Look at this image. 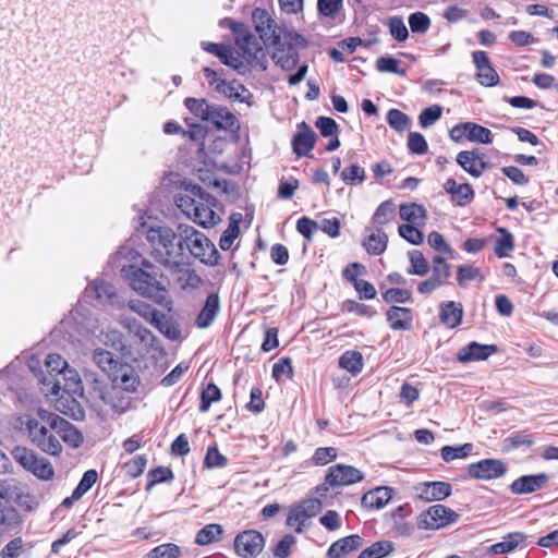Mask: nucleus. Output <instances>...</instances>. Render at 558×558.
Returning <instances> with one entry per match:
<instances>
[{
  "label": "nucleus",
  "mask_w": 558,
  "mask_h": 558,
  "mask_svg": "<svg viewBox=\"0 0 558 558\" xmlns=\"http://www.w3.org/2000/svg\"><path fill=\"white\" fill-rule=\"evenodd\" d=\"M13 426L49 456H60L62 441L72 448H78L84 441L82 433L72 423L44 409L16 417Z\"/></svg>",
  "instance_id": "nucleus-1"
},
{
  "label": "nucleus",
  "mask_w": 558,
  "mask_h": 558,
  "mask_svg": "<svg viewBox=\"0 0 558 558\" xmlns=\"http://www.w3.org/2000/svg\"><path fill=\"white\" fill-rule=\"evenodd\" d=\"M264 547V536L255 530L243 531L234 538V550L241 558H255Z\"/></svg>",
  "instance_id": "nucleus-9"
},
{
  "label": "nucleus",
  "mask_w": 558,
  "mask_h": 558,
  "mask_svg": "<svg viewBox=\"0 0 558 558\" xmlns=\"http://www.w3.org/2000/svg\"><path fill=\"white\" fill-rule=\"evenodd\" d=\"M427 242L432 248L441 254H447L449 257H453L454 250L445 241L442 234L437 231H433L428 234Z\"/></svg>",
  "instance_id": "nucleus-56"
},
{
  "label": "nucleus",
  "mask_w": 558,
  "mask_h": 558,
  "mask_svg": "<svg viewBox=\"0 0 558 558\" xmlns=\"http://www.w3.org/2000/svg\"><path fill=\"white\" fill-rule=\"evenodd\" d=\"M146 239L154 259L169 269L179 268L182 264L183 248L180 243L179 230L166 226L150 227Z\"/></svg>",
  "instance_id": "nucleus-3"
},
{
  "label": "nucleus",
  "mask_w": 558,
  "mask_h": 558,
  "mask_svg": "<svg viewBox=\"0 0 558 558\" xmlns=\"http://www.w3.org/2000/svg\"><path fill=\"white\" fill-rule=\"evenodd\" d=\"M128 307L157 329L162 330V322L166 319V316L153 305L136 299L130 300Z\"/></svg>",
  "instance_id": "nucleus-17"
},
{
  "label": "nucleus",
  "mask_w": 558,
  "mask_h": 558,
  "mask_svg": "<svg viewBox=\"0 0 558 558\" xmlns=\"http://www.w3.org/2000/svg\"><path fill=\"white\" fill-rule=\"evenodd\" d=\"M452 493L451 484L447 482H422L413 487V497L424 502L440 501Z\"/></svg>",
  "instance_id": "nucleus-10"
},
{
  "label": "nucleus",
  "mask_w": 558,
  "mask_h": 558,
  "mask_svg": "<svg viewBox=\"0 0 558 558\" xmlns=\"http://www.w3.org/2000/svg\"><path fill=\"white\" fill-rule=\"evenodd\" d=\"M387 123L397 132H404L410 129V118L399 109H390L387 112Z\"/></svg>",
  "instance_id": "nucleus-47"
},
{
  "label": "nucleus",
  "mask_w": 558,
  "mask_h": 558,
  "mask_svg": "<svg viewBox=\"0 0 558 558\" xmlns=\"http://www.w3.org/2000/svg\"><path fill=\"white\" fill-rule=\"evenodd\" d=\"M11 456L12 459L27 472L29 468H32L33 462H41V459L44 458L33 449L24 446H15L11 450Z\"/></svg>",
  "instance_id": "nucleus-34"
},
{
  "label": "nucleus",
  "mask_w": 558,
  "mask_h": 558,
  "mask_svg": "<svg viewBox=\"0 0 558 558\" xmlns=\"http://www.w3.org/2000/svg\"><path fill=\"white\" fill-rule=\"evenodd\" d=\"M463 307L454 301H447L440 304V322L449 328H454L461 324Z\"/></svg>",
  "instance_id": "nucleus-30"
},
{
  "label": "nucleus",
  "mask_w": 558,
  "mask_h": 558,
  "mask_svg": "<svg viewBox=\"0 0 558 558\" xmlns=\"http://www.w3.org/2000/svg\"><path fill=\"white\" fill-rule=\"evenodd\" d=\"M363 544L360 535H349L332 543L328 548L327 556L329 558H343L350 553L359 549Z\"/></svg>",
  "instance_id": "nucleus-26"
},
{
  "label": "nucleus",
  "mask_w": 558,
  "mask_h": 558,
  "mask_svg": "<svg viewBox=\"0 0 558 558\" xmlns=\"http://www.w3.org/2000/svg\"><path fill=\"white\" fill-rule=\"evenodd\" d=\"M450 276V265L442 256L436 255L432 259V275L417 284V291L424 295L432 294L435 290L445 286Z\"/></svg>",
  "instance_id": "nucleus-8"
},
{
  "label": "nucleus",
  "mask_w": 558,
  "mask_h": 558,
  "mask_svg": "<svg viewBox=\"0 0 558 558\" xmlns=\"http://www.w3.org/2000/svg\"><path fill=\"white\" fill-rule=\"evenodd\" d=\"M442 108L439 105H433L424 109L418 116V122L422 128H428L440 119Z\"/></svg>",
  "instance_id": "nucleus-62"
},
{
  "label": "nucleus",
  "mask_w": 558,
  "mask_h": 558,
  "mask_svg": "<svg viewBox=\"0 0 558 558\" xmlns=\"http://www.w3.org/2000/svg\"><path fill=\"white\" fill-rule=\"evenodd\" d=\"M181 549L172 543L161 544L153 548L143 558H179Z\"/></svg>",
  "instance_id": "nucleus-52"
},
{
  "label": "nucleus",
  "mask_w": 558,
  "mask_h": 558,
  "mask_svg": "<svg viewBox=\"0 0 558 558\" xmlns=\"http://www.w3.org/2000/svg\"><path fill=\"white\" fill-rule=\"evenodd\" d=\"M458 165L474 178H478L486 169L476 150H462L457 155Z\"/></svg>",
  "instance_id": "nucleus-24"
},
{
  "label": "nucleus",
  "mask_w": 558,
  "mask_h": 558,
  "mask_svg": "<svg viewBox=\"0 0 558 558\" xmlns=\"http://www.w3.org/2000/svg\"><path fill=\"white\" fill-rule=\"evenodd\" d=\"M393 489L388 486H378L365 493L362 497V506L369 510L383 509L392 498Z\"/></svg>",
  "instance_id": "nucleus-22"
},
{
  "label": "nucleus",
  "mask_w": 558,
  "mask_h": 558,
  "mask_svg": "<svg viewBox=\"0 0 558 558\" xmlns=\"http://www.w3.org/2000/svg\"><path fill=\"white\" fill-rule=\"evenodd\" d=\"M363 480V473L351 465L337 464L330 466L326 474V483L333 486H348Z\"/></svg>",
  "instance_id": "nucleus-14"
},
{
  "label": "nucleus",
  "mask_w": 558,
  "mask_h": 558,
  "mask_svg": "<svg viewBox=\"0 0 558 558\" xmlns=\"http://www.w3.org/2000/svg\"><path fill=\"white\" fill-rule=\"evenodd\" d=\"M386 316L393 330H410L412 327V311L410 308L391 306Z\"/></svg>",
  "instance_id": "nucleus-29"
},
{
  "label": "nucleus",
  "mask_w": 558,
  "mask_h": 558,
  "mask_svg": "<svg viewBox=\"0 0 558 558\" xmlns=\"http://www.w3.org/2000/svg\"><path fill=\"white\" fill-rule=\"evenodd\" d=\"M418 226L407 223L398 229L399 235L413 245L423 243L424 234L417 229Z\"/></svg>",
  "instance_id": "nucleus-55"
},
{
  "label": "nucleus",
  "mask_w": 558,
  "mask_h": 558,
  "mask_svg": "<svg viewBox=\"0 0 558 558\" xmlns=\"http://www.w3.org/2000/svg\"><path fill=\"white\" fill-rule=\"evenodd\" d=\"M208 122H211L217 129L234 131L239 128L236 117L226 107L214 105Z\"/></svg>",
  "instance_id": "nucleus-28"
},
{
  "label": "nucleus",
  "mask_w": 558,
  "mask_h": 558,
  "mask_svg": "<svg viewBox=\"0 0 558 558\" xmlns=\"http://www.w3.org/2000/svg\"><path fill=\"white\" fill-rule=\"evenodd\" d=\"M393 549L388 541L377 542L361 551L357 558H383Z\"/></svg>",
  "instance_id": "nucleus-53"
},
{
  "label": "nucleus",
  "mask_w": 558,
  "mask_h": 558,
  "mask_svg": "<svg viewBox=\"0 0 558 558\" xmlns=\"http://www.w3.org/2000/svg\"><path fill=\"white\" fill-rule=\"evenodd\" d=\"M221 398L220 389L215 384H208L202 392V401L199 405L201 412H207L213 402L219 401Z\"/></svg>",
  "instance_id": "nucleus-58"
},
{
  "label": "nucleus",
  "mask_w": 558,
  "mask_h": 558,
  "mask_svg": "<svg viewBox=\"0 0 558 558\" xmlns=\"http://www.w3.org/2000/svg\"><path fill=\"white\" fill-rule=\"evenodd\" d=\"M409 25L413 33L424 34L430 26V19L423 12H414L409 16Z\"/></svg>",
  "instance_id": "nucleus-61"
},
{
  "label": "nucleus",
  "mask_w": 558,
  "mask_h": 558,
  "mask_svg": "<svg viewBox=\"0 0 558 558\" xmlns=\"http://www.w3.org/2000/svg\"><path fill=\"white\" fill-rule=\"evenodd\" d=\"M365 232L367 235L363 241V246L367 253L373 255H380L387 248L388 236L381 229L374 227H366Z\"/></svg>",
  "instance_id": "nucleus-25"
},
{
  "label": "nucleus",
  "mask_w": 558,
  "mask_h": 558,
  "mask_svg": "<svg viewBox=\"0 0 558 558\" xmlns=\"http://www.w3.org/2000/svg\"><path fill=\"white\" fill-rule=\"evenodd\" d=\"M341 179L350 185L361 184L365 180V171L357 165L347 167L341 172Z\"/></svg>",
  "instance_id": "nucleus-59"
},
{
  "label": "nucleus",
  "mask_w": 558,
  "mask_h": 558,
  "mask_svg": "<svg viewBox=\"0 0 558 558\" xmlns=\"http://www.w3.org/2000/svg\"><path fill=\"white\" fill-rule=\"evenodd\" d=\"M146 464H147L146 457L143 454H138V456H135L130 461H128L123 468L125 470V473L129 476H131L132 478H135L144 472Z\"/></svg>",
  "instance_id": "nucleus-63"
},
{
  "label": "nucleus",
  "mask_w": 558,
  "mask_h": 558,
  "mask_svg": "<svg viewBox=\"0 0 558 558\" xmlns=\"http://www.w3.org/2000/svg\"><path fill=\"white\" fill-rule=\"evenodd\" d=\"M216 205V197H206L205 201H199L198 208L191 219L204 228L214 227L220 220V217L214 210Z\"/></svg>",
  "instance_id": "nucleus-16"
},
{
  "label": "nucleus",
  "mask_w": 558,
  "mask_h": 558,
  "mask_svg": "<svg viewBox=\"0 0 558 558\" xmlns=\"http://www.w3.org/2000/svg\"><path fill=\"white\" fill-rule=\"evenodd\" d=\"M11 456L12 459L27 472L29 468H32L33 462H41V459L44 458L33 449L24 446H15L11 450Z\"/></svg>",
  "instance_id": "nucleus-33"
},
{
  "label": "nucleus",
  "mask_w": 558,
  "mask_h": 558,
  "mask_svg": "<svg viewBox=\"0 0 558 558\" xmlns=\"http://www.w3.org/2000/svg\"><path fill=\"white\" fill-rule=\"evenodd\" d=\"M93 292L95 298L104 303L110 304L118 308L124 307V302L117 295L116 288L106 281H94L90 289H86V293Z\"/></svg>",
  "instance_id": "nucleus-21"
},
{
  "label": "nucleus",
  "mask_w": 558,
  "mask_h": 558,
  "mask_svg": "<svg viewBox=\"0 0 558 558\" xmlns=\"http://www.w3.org/2000/svg\"><path fill=\"white\" fill-rule=\"evenodd\" d=\"M93 361L109 375L113 374L119 365V361L114 359L113 354L104 349H96L94 351Z\"/></svg>",
  "instance_id": "nucleus-41"
},
{
  "label": "nucleus",
  "mask_w": 558,
  "mask_h": 558,
  "mask_svg": "<svg viewBox=\"0 0 558 558\" xmlns=\"http://www.w3.org/2000/svg\"><path fill=\"white\" fill-rule=\"evenodd\" d=\"M337 458V451L332 447L317 448L312 457V462L315 465H326Z\"/></svg>",
  "instance_id": "nucleus-64"
},
{
  "label": "nucleus",
  "mask_w": 558,
  "mask_h": 558,
  "mask_svg": "<svg viewBox=\"0 0 558 558\" xmlns=\"http://www.w3.org/2000/svg\"><path fill=\"white\" fill-rule=\"evenodd\" d=\"M84 381L87 386L88 393L95 401H101L104 404L116 408L112 400V392L104 383L102 379L98 378L95 374H85Z\"/></svg>",
  "instance_id": "nucleus-20"
},
{
  "label": "nucleus",
  "mask_w": 558,
  "mask_h": 558,
  "mask_svg": "<svg viewBox=\"0 0 558 558\" xmlns=\"http://www.w3.org/2000/svg\"><path fill=\"white\" fill-rule=\"evenodd\" d=\"M497 351L498 348L496 344H481L472 341L459 351L458 360L462 363L484 361Z\"/></svg>",
  "instance_id": "nucleus-19"
},
{
  "label": "nucleus",
  "mask_w": 558,
  "mask_h": 558,
  "mask_svg": "<svg viewBox=\"0 0 558 558\" xmlns=\"http://www.w3.org/2000/svg\"><path fill=\"white\" fill-rule=\"evenodd\" d=\"M112 375V381L116 387H119L125 391H135L138 379L133 369L121 366L118 371V374L113 373Z\"/></svg>",
  "instance_id": "nucleus-36"
},
{
  "label": "nucleus",
  "mask_w": 558,
  "mask_h": 558,
  "mask_svg": "<svg viewBox=\"0 0 558 558\" xmlns=\"http://www.w3.org/2000/svg\"><path fill=\"white\" fill-rule=\"evenodd\" d=\"M252 20L256 32L265 44L276 45L279 43L280 35L277 34L276 23L266 10L256 8L252 13Z\"/></svg>",
  "instance_id": "nucleus-12"
},
{
  "label": "nucleus",
  "mask_w": 558,
  "mask_h": 558,
  "mask_svg": "<svg viewBox=\"0 0 558 558\" xmlns=\"http://www.w3.org/2000/svg\"><path fill=\"white\" fill-rule=\"evenodd\" d=\"M220 311V300L217 293H210L198 313L195 325L199 329L208 328L216 319Z\"/></svg>",
  "instance_id": "nucleus-23"
},
{
  "label": "nucleus",
  "mask_w": 558,
  "mask_h": 558,
  "mask_svg": "<svg viewBox=\"0 0 558 558\" xmlns=\"http://www.w3.org/2000/svg\"><path fill=\"white\" fill-rule=\"evenodd\" d=\"M299 126L303 128V131L298 132L293 136V151L298 156H308L311 150L314 148L316 142V134L310 126L305 124V122H302Z\"/></svg>",
  "instance_id": "nucleus-27"
},
{
  "label": "nucleus",
  "mask_w": 558,
  "mask_h": 558,
  "mask_svg": "<svg viewBox=\"0 0 558 558\" xmlns=\"http://www.w3.org/2000/svg\"><path fill=\"white\" fill-rule=\"evenodd\" d=\"M507 464L499 459H483L469 465V475L476 480L489 481L502 476Z\"/></svg>",
  "instance_id": "nucleus-11"
},
{
  "label": "nucleus",
  "mask_w": 558,
  "mask_h": 558,
  "mask_svg": "<svg viewBox=\"0 0 558 558\" xmlns=\"http://www.w3.org/2000/svg\"><path fill=\"white\" fill-rule=\"evenodd\" d=\"M182 248L189 250L191 255L207 266H216L220 254L215 244L201 231L185 223L178 226Z\"/></svg>",
  "instance_id": "nucleus-4"
},
{
  "label": "nucleus",
  "mask_w": 558,
  "mask_h": 558,
  "mask_svg": "<svg viewBox=\"0 0 558 558\" xmlns=\"http://www.w3.org/2000/svg\"><path fill=\"white\" fill-rule=\"evenodd\" d=\"M472 57L476 66L477 82L486 87L497 85L499 82V75L492 66L487 53L485 51H474Z\"/></svg>",
  "instance_id": "nucleus-15"
},
{
  "label": "nucleus",
  "mask_w": 558,
  "mask_h": 558,
  "mask_svg": "<svg viewBox=\"0 0 558 558\" xmlns=\"http://www.w3.org/2000/svg\"><path fill=\"white\" fill-rule=\"evenodd\" d=\"M363 365V355L359 351H345L339 359V366L353 376L362 372Z\"/></svg>",
  "instance_id": "nucleus-38"
},
{
  "label": "nucleus",
  "mask_w": 558,
  "mask_h": 558,
  "mask_svg": "<svg viewBox=\"0 0 558 558\" xmlns=\"http://www.w3.org/2000/svg\"><path fill=\"white\" fill-rule=\"evenodd\" d=\"M137 258H141V256L135 250L122 246L114 256H112L111 262L117 265V267L121 268L123 278L135 292L170 311L172 301L165 282L163 274L159 268L147 259H142V267L123 263V260L132 262Z\"/></svg>",
  "instance_id": "nucleus-2"
},
{
  "label": "nucleus",
  "mask_w": 558,
  "mask_h": 558,
  "mask_svg": "<svg viewBox=\"0 0 558 558\" xmlns=\"http://www.w3.org/2000/svg\"><path fill=\"white\" fill-rule=\"evenodd\" d=\"M243 54L241 56L238 51L228 46L220 60L223 64L234 69L240 74H245L248 72V65L243 61Z\"/></svg>",
  "instance_id": "nucleus-44"
},
{
  "label": "nucleus",
  "mask_w": 558,
  "mask_h": 558,
  "mask_svg": "<svg viewBox=\"0 0 558 558\" xmlns=\"http://www.w3.org/2000/svg\"><path fill=\"white\" fill-rule=\"evenodd\" d=\"M396 218V205L392 201L388 199L383 202L375 210L371 227L384 230V227L395 220Z\"/></svg>",
  "instance_id": "nucleus-32"
},
{
  "label": "nucleus",
  "mask_w": 558,
  "mask_h": 558,
  "mask_svg": "<svg viewBox=\"0 0 558 558\" xmlns=\"http://www.w3.org/2000/svg\"><path fill=\"white\" fill-rule=\"evenodd\" d=\"M501 236L496 240L494 252L502 258L508 256L514 248L513 235L505 229H500Z\"/></svg>",
  "instance_id": "nucleus-49"
},
{
  "label": "nucleus",
  "mask_w": 558,
  "mask_h": 558,
  "mask_svg": "<svg viewBox=\"0 0 558 558\" xmlns=\"http://www.w3.org/2000/svg\"><path fill=\"white\" fill-rule=\"evenodd\" d=\"M526 536L521 532H513L506 535L501 542H498L490 546L489 553L494 555L507 554L514 550Z\"/></svg>",
  "instance_id": "nucleus-35"
},
{
  "label": "nucleus",
  "mask_w": 558,
  "mask_h": 558,
  "mask_svg": "<svg viewBox=\"0 0 558 558\" xmlns=\"http://www.w3.org/2000/svg\"><path fill=\"white\" fill-rule=\"evenodd\" d=\"M19 522V515L13 507H8L0 501V531H7Z\"/></svg>",
  "instance_id": "nucleus-57"
},
{
  "label": "nucleus",
  "mask_w": 558,
  "mask_h": 558,
  "mask_svg": "<svg viewBox=\"0 0 558 558\" xmlns=\"http://www.w3.org/2000/svg\"><path fill=\"white\" fill-rule=\"evenodd\" d=\"M468 140L474 143L489 144L492 143V132L489 129L477 123L466 122Z\"/></svg>",
  "instance_id": "nucleus-46"
},
{
  "label": "nucleus",
  "mask_w": 558,
  "mask_h": 558,
  "mask_svg": "<svg viewBox=\"0 0 558 558\" xmlns=\"http://www.w3.org/2000/svg\"><path fill=\"white\" fill-rule=\"evenodd\" d=\"M184 106L193 113L196 118L207 121L209 119L213 104L204 98L187 97L184 99Z\"/></svg>",
  "instance_id": "nucleus-39"
},
{
  "label": "nucleus",
  "mask_w": 558,
  "mask_h": 558,
  "mask_svg": "<svg viewBox=\"0 0 558 558\" xmlns=\"http://www.w3.org/2000/svg\"><path fill=\"white\" fill-rule=\"evenodd\" d=\"M535 442L532 434L526 430L514 432L506 437L502 441L504 449L507 451L514 450L521 447H531Z\"/></svg>",
  "instance_id": "nucleus-40"
},
{
  "label": "nucleus",
  "mask_w": 558,
  "mask_h": 558,
  "mask_svg": "<svg viewBox=\"0 0 558 558\" xmlns=\"http://www.w3.org/2000/svg\"><path fill=\"white\" fill-rule=\"evenodd\" d=\"M46 367L49 376L46 377L49 380H54V378L60 377L68 367V362L59 354H49L46 357Z\"/></svg>",
  "instance_id": "nucleus-45"
},
{
  "label": "nucleus",
  "mask_w": 558,
  "mask_h": 558,
  "mask_svg": "<svg viewBox=\"0 0 558 558\" xmlns=\"http://www.w3.org/2000/svg\"><path fill=\"white\" fill-rule=\"evenodd\" d=\"M28 472L43 481H50L54 476V469L51 462L46 458H43L41 462H33V465L29 468Z\"/></svg>",
  "instance_id": "nucleus-54"
},
{
  "label": "nucleus",
  "mask_w": 558,
  "mask_h": 558,
  "mask_svg": "<svg viewBox=\"0 0 558 558\" xmlns=\"http://www.w3.org/2000/svg\"><path fill=\"white\" fill-rule=\"evenodd\" d=\"M323 508L319 498H307L291 506L287 518V525L296 533H302L310 519L314 518Z\"/></svg>",
  "instance_id": "nucleus-7"
},
{
  "label": "nucleus",
  "mask_w": 558,
  "mask_h": 558,
  "mask_svg": "<svg viewBox=\"0 0 558 558\" xmlns=\"http://www.w3.org/2000/svg\"><path fill=\"white\" fill-rule=\"evenodd\" d=\"M483 280L484 277L481 274L480 268L472 265H460L457 269V281L459 286L465 287L470 281Z\"/></svg>",
  "instance_id": "nucleus-51"
},
{
  "label": "nucleus",
  "mask_w": 558,
  "mask_h": 558,
  "mask_svg": "<svg viewBox=\"0 0 558 558\" xmlns=\"http://www.w3.org/2000/svg\"><path fill=\"white\" fill-rule=\"evenodd\" d=\"M399 214L401 219L415 226H424L427 218V213L424 206L416 203L401 204L399 207Z\"/></svg>",
  "instance_id": "nucleus-31"
},
{
  "label": "nucleus",
  "mask_w": 558,
  "mask_h": 558,
  "mask_svg": "<svg viewBox=\"0 0 558 558\" xmlns=\"http://www.w3.org/2000/svg\"><path fill=\"white\" fill-rule=\"evenodd\" d=\"M549 476L546 473L536 475H523L512 482L510 489L513 494H531L542 489L548 482Z\"/></svg>",
  "instance_id": "nucleus-18"
},
{
  "label": "nucleus",
  "mask_w": 558,
  "mask_h": 558,
  "mask_svg": "<svg viewBox=\"0 0 558 558\" xmlns=\"http://www.w3.org/2000/svg\"><path fill=\"white\" fill-rule=\"evenodd\" d=\"M410 267L408 269L409 275L425 276L429 270V264L423 253L417 250L409 252Z\"/></svg>",
  "instance_id": "nucleus-42"
},
{
  "label": "nucleus",
  "mask_w": 558,
  "mask_h": 558,
  "mask_svg": "<svg viewBox=\"0 0 558 558\" xmlns=\"http://www.w3.org/2000/svg\"><path fill=\"white\" fill-rule=\"evenodd\" d=\"M43 383L45 385H51V393L56 396L60 395L61 392L69 395L77 393L84 389L77 372L70 367L60 374V377L54 378V380L48 381L47 378H44Z\"/></svg>",
  "instance_id": "nucleus-13"
},
{
  "label": "nucleus",
  "mask_w": 558,
  "mask_h": 558,
  "mask_svg": "<svg viewBox=\"0 0 558 558\" xmlns=\"http://www.w3.org/2000/svg\"><path fill=\"white\" fill-rule=\"evenodd\" d=\"M460 515L444 505L430 506L417 517V526L423 530H438L452 524Z\"/></svg>",
  "instance_id": "nucleus-6"
},
{
  "label": "nucleus",
  "mask_w": 558,
  "mask_h": 558,
  "mask_svg": "<svg viewBox=\"0 0 558 558\" xmlns=\"http://www.w3.org/2000/svg\"><path fill=\"white\" fill-rule=\"evenodd\" d=\"M217 92L230 99L238 100L241 102L246 101V97L244 94H248V96H251L247 88L235 80L230 82L225 81V83H220V86H217Z\"/></svg>",
  "instance_id": "nucleus-37"
},
{
  "label": "nucleus",
  "mask_w": 558,
  "mask_h": 558,
  "mask_svg": "<svg viewBox=\"0 0 558 558\" xmlns=\"http://www.w3.org/2000/svg\"><path fill=\"white\" fill-rule=\"evenodd\" d=\"M222 533L223 529L220 524H207L196 533L195 543L202 546L211 544L217 541Z\"/></svg>",
  "instance_id": "nucleus-43"
},
{
  "label": "nucleus",
  "mask_w": 558,
  "mask_h": 558,
  "mask_svg": "<svg viewBox=\"0 0 558 558\" xmlns=\"http://www.w3.org/2000/svg\"><path fill=\"white\" fill-rule=\"evenodd\" d=\"M473 449L472 444H464L461 446H444L440 450V456L445 462H451L456 459H463L468 457Z\"/></svg>",
  "instance_id": "nucleus-48"
},
{
  "label": "nucleus",
  "mask_w": 558,
  "mask_h": 558,
  "mask_svg": "<svg viewBox=\"0 0 558 558\" xmlns=\"http://www.w3.org/2000/svg\"><path fill=\"white\" fill-rule=\"evenodd\" d=\"M390 35L398 41H404L409 37L408 28L400 16H392L387 23Z\"/></svg>",
  "instance_id": "nucleus-60"
},
{
  "label": "nucleus",
  "mask_w": 558,
  "mask_h": 558,
  "mask_svg": "<svg viewBox=\"0 0 558 558\" xmlns=\"http://www.w3.org/2000/svg\"><path fill=\"white\" fill-rule=\"evenodd\" d=\"M232 29L235 36V44L242 50L246 63L265 70L267 59L258 39L244 25H235Z\"/></svg>",
  "instance_id": "nucleus-5"
},
{
  "label": "nucleus",
  "mask_w": 558,
  "mask_h": 558,
  "mask_svg": "<svg viewBox=\"0 0 558 558\" xmlns=\"http://www.w3.org/2000/svg\"><path fill=\"white\" fill-rule=\"evenodd\" d=\"M178 282L182 290L196 289L202 284L201 277L189 268H179Z\"/></svg>",
  "instance_id": "nucleus-50"
}]
</instances>
